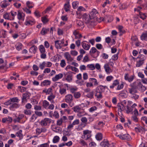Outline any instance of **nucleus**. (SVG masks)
<instances>
[{
  "label": "nucleus",
  "instance_id": "obj_14",
  "mask_svg": "<svg viewBox=\"0 0 147 147\" xmlns=\"http://www.w3.org/2000/svg\"><path fill=\"white\" fill-rule=\"evenodd\" d=\"M122 102H122L121 103H118L117 105L118 109L120 110V112L122 111L125 109V107Z\"/></svg>",
  "mask_w": 147,
  "mask_h": 147
},
{
  "label": "nucleus",
  "instance_id": "obj_59",
  "mask_svg": "<svg viewBox=\"0 0 147 147\" xmlns=\"http://www.w3.org/2000/svg\"><path fill=\"white\" fill-rule=\"evenodd\" d=\"M71 54L74 56H76L78 54V52L76 51H70Z\"/></svg>",
  "mask_w": 147,
  "mask_h": 147
},
{
  "label": "nucleus",
  "instance_id": "obj_64",
  "mask_svg": "<svg viewBox=\"0 0 147 147\" xmlns=\"http://www.w3.org/2000/svg\"><path fill=\"white\" fill-rule=\"evenodd\" d=\"M23 9L24 11L27 13H31V11L27 7L24 8Z\"/></svg>",
  "mask_w": 147,
  "mask_h": 147
},
{
  "label": "nucleus",
  "instance_id": "obj_24",
  "mask_svg": "<svg viewBox=\"0 0 147 147\" xmlns=\"http://www.w3.org/2000/svg\"><path fill=\"white\" fill-rule=\"evenodd\" d=\"M126 92H127V91L126 90L123 91L119 94V95L121 97L125 98L127 97Z\"/></svg>",
  "mask_w": 147,
  "mask_h": 147
},
{
  "label": "nucleus",
  "instance_id": "obj_44",
  "mask_svg": "<svg viewBox=\"0 0 147 147\" xmlns=\"http://www.w3.org/2000/svg\"><path fill=\"white\" fill-rule=\"evenodd\" d=\"M22 130H20L18 131L16 134V136L20 137V139L22 137Z\"/></svg>",
  "mask_w": 147,
  "mask_h": 147
},
{
  "label": "nucleus",
  "instance_id": "obj_38",
  "mask_svg": "<svg viewBox=\"0 0 147 147\" xmlns=\"http://www.w3.org/2000/svg\"><path fill=\"white\" fill-rule=\"evenodd\" d=\"M16 48L18 51H19L21 49L22 47V45L20 43H19L16 46Z\"/></svg>",
  "mask_w": 147,
  "mask_h": 147
},
{
  "label": "nucleus",
  "instance_id": "obj_10",
  "mask_svg": "<svg viewBox=\"0 0 147 147\" xmlns=\"http://www.w3.org/2000/svg\"><path fill=\"white\" fill-rule=\"evenodd\" d=\"M63 77V75L62 74H58L57 75L55 76L52 78V80L53 81H56L58 80L61 79Z\"/></svg>",
  "mask_w": 147,
  "mask_h": 147
},
{
  "label": "nucleus",
  "instance_id": "obj_41",
  "mask_svg": "<svg viewBox=\"0 0 147 147\" xmlns=\"http://www.w3.org/2000/svg\"><path fill=\"white\" fill-rule=\"evenodd\" d=\"M70 6L69 4L65 3L64 5V8L65 11L67 12L69 11V9Z\"/></svg>",
  "mask_w": 147,
  "mask_h": 147
},
{
  "label": "nucleus",
  "instance_id": "obj_39",
  "mask_svg": "<svg viewBox=\"0 0 147 147\" xmlns=\"http://www.w3.org/2000/svg\"><path fill=\"white\" fill-rule=\"evenodd\" d=\"M87 67L90 69L91 70H93L95 69V67L94 64H88Z\"/></svg>",
  "mask_w": 147,
  "mask_h": 147
},
{
  "label": "nucleus",
  "instance_id": "obj_48",
  "mask_svg": "<svg viewBox=\"0 0 147 147\" xmlns=\"http://www.w3.org/2000/svg\"><path fill=\"white\" fill-rule=\"evenodd\" d=\"M64 56L67 61H68L69 59L71 57L68 52L65 53L64 55Z\"/></svg>",
  "mask_w": 147,
  "mask_h": 147
},
{
  "label": "nucleus",
  "instance_id": "obj_7",
  "mask_svg": "<svg viewBox=\"0 0 147 147\" xmlns=\"http://www.w3.org/2000/svg\"><path fill=\"white\" fill-rule=\"evenodd\" d=\"M98 13V12L97 10L95 9H92V11L90 12L89 15L91 17V18L92 19H94L96 17V15Z\"/></svg>",
  "mask_w": 147,
  "mask_h": 147
},
{
  "label": "nucleus",
  "instance_id": "obj_1",
  "mask_svg": "<svg viewBox=\"0 0 147 147\" xmlns=\"http://www.w3.org/2000/svg\"><path fill=\"white\" fill-rule=\"evenodd\" d=\"M106 88L108 89L107 87L106 86L99 85L96 87L95 91L97 93H102L105 91Z\"/></svg>",
  "mask_w": 147,
  "mask_h": 147
},
{
  "label": "nucleus",
  "instance_id": "obj_25",
  "mask_svg": "<svg viewBox=\"0 0 147 147\" xmlns=\"http://www.w3.org/2000/svg\"><path fill=\"white\" fill-rule=\"evenodd\" d=\"M100 145L102 147H108L110 145L109 142H101Z\"/></svg>",
  "mask_w": 147,
  "mask_h": 147
},
{
  "label": "nucleus",
  "instance_id": "obj_56",
  "mask_svg": "<svg viewBox=\"0 0 147 147\" xmlns=\"http://www.w3.org/2000/svg\"><path fill=\"white\" fill-rule=\"evenodd\" d=\"M85 9L82 6H80L77 9V11H85Z\"/></svg>",
  "mask_w": 147,
  "mask_h": 147
},
{
  "label": "nucleus",
  "instance_id": "obj_20",
  "mask_svg": "<svg viewBox=\"0 0 147 147\" xmlns=\"http://www.w3.org/2000/svg\"><path fill=\"white\" fill-rule=\"evenodd\" d=\"M119 83V82L118 80H115L114 81L112 85L110 86V88H113L115 86L118 85Z\"/></svg>",
  "mask_w": 147,
  "mask_h": 147
},
{
  "label": "nucleus",
  "instance_id": "obj_51",
  "mask_svg": "<svg viewBox=\"0 0 147 147\" xmlns=\"http://www.w3.org/2000/svg\"><path fill=\"white\" fill-rule=\"evenodd\" d=\"M61 66L62 67H64L66 65V63L65 62V60H62L61 61V62L60 63Z\"/></svg>",
  "mask_w": 147,
  "mask_h": 147
},
{
  "label": "nucleus",
  "instance_id": "obj_46",
  "mask_svg": "<svg viewBox=\"0 0 147 147\" xmlns=\"http://www.w3.org/2000/svg\"><path fill=\"white\" fill-rule=\"evenodd\" d=\"M97 50L95 47H92L90 49V54L91 53L94 54L96 52Z\"/></svg>",
  "mask_w": 147,
  "mask_h": 147
},
{
  "label": "nucleus",
  "instance_id": "obj_22",
  "mask_svg": "<svg viewBox=\"0 0 147 147\" xmlns=\"http://www.w3.org/2000/svg\"><path fill=\"white\" fill-rule=\"evenodd\" d=\"M95 137L97 140H101L102 139V134L101 133H98L96 134Z\"/></svg>",
  "mask_w": 147,
  "mask_h": 147
},
{
  "label": "nucleus",
  "instance_id": "obj_34",
  "mask_svg": "<svg viewBox=\"0 0 147 147\" xmlns=\"http://www.w3.org/2000/svg\"><path fill=\"white\" fill-rule=\"evenodd\" d=\"M55 95H53L52 93L49 96H48L47 99L48 100L51 101V100H53L55 97Z\"/></svg>",
  "mask_w": 147,
  "mask_h": 147
},
{
  "label": "nucleus",
  "instance_id": "obj_33",
  "mask_svg": "<svg viewBox=\"0 0 147 147\" xmlns=\"http://www.w3.org/2000/svg\"><path fill=\"white\" fill-rule=\"evenodd\" d=\"M59 140V138L58 136H56L53 138V143H56L58 142Z\"/></svg>",
  "mask_w": 147,
  "mask_h": 147
},
{
  "label": "nucleus",
  "instance_id": "obj_31",
  "mask_svg": "<svg viewBox=\"0 0 147 147\" xmlns=\"http://www.w3.org/2000/svg\"><path fill=\"white\" fill-rule=\"evenodd\" d=\"M94 92L91 91L86 96L88 98H94Z\"/></svg>",
  "mask_w": 147,
  "mask_h": 147
},
{
  "label": "nucleus",
  "instance_id": "obj_42",
  "mask_svg": "<svg viewBox=\"0 0 147 147\" xmlns=\"http://www.w3.org/2000/svg\"><path fill=\"white\" fill-rule=\"evenodd\" d=\"M23 15H24V13H21L19 12H18V18L19 20H21L22 19V16Z\"/></svg>",
  "mask_w": 147,
  "mask_h": 147
},
{
  "label": "nucleus",
  "instance_id": "obj_15",
  "mask_svg": "<svg viewBox=\"0 0 147 147\" xmlns=\"http://www.w3.org/2000/svg\"><path fill=\"white\" fill-rule=\"evenodd\" d=\"M82 45L83 48L86 50H88L90 47V44L88 45L86 43H83V42H82Z\"/></svg>",
  "mask_w": 147,
  "mask_h": 147
},
{
  "label": "nucleus",
  "instance_id": "obj_40",
  "mask_svg": "<svg viewBox=\"0 0 147 147\" xmlns=\"http://www.w3.org/2000/svg\"><path fill=\"white\" fill-rule=\"evenodd\" d=\"M74 96L76 98H79L81 95L80 93L79 92H74Z\"/></svg>",
  "mask_w": 147,
  "mask_h": 147
},
{
  "label": "nucleus",
  "instance_id": "obj_61",
  "mask_svg": "<svg viewBox=\"0 0 147 147\" xmlns=\"http://www.w3.org/2000/svg\"><path fill=\"white\" fill-rule=\"evenodd\" d=\"M123 84H121L120 85H119L117 88V90H119L123 88Z\"/></svg>",
  "mask_w": 147,
  "mask_h": 147
},
{
  "label": "nucleus",
  "instance_id": "obj_4",
  "mask_svg": "<svg viewBox=\"0 0 147 147\" xmlns=\"http://www.w3.org/2000/svg\"><path fill=\"white\" fill-rule=\"evenodd\" d=\"M83 18L86 24L90 23V20L92 19L89 14L88 15L86 13H85L83 15Z\"/></svg>",
  "mask_w": 147,
  "mask_h": 147
},
{
  "label": "nucleus",
  "instance_id": "obj_47",
  "mask_svg": "<svg viewBox=\"0 0 147 147\" xmlns=\"http://www.w3.org/2000/svg\"><path fill=\"white\" fill-rule=\"evenodd\" d=\"M40 123L41 125L42 126H45L47 125L45 121V119L41 121Z\"/></svg>",
  "mask_w": 147,
  "mask_h": 147
},
{
  "label": "nucleus",
  "instance_id": "obj_17",
  "mask_svg": "<svg viewBox=\"0 0 147 147\" xmlns=\"http://www.w3.org/2000/svg\"><path fill=\"white\" fill-rule=\"evenodd\" d=\"M49 28H43L41 31L40 33L42 35H45L47 32H49Z\"/></svg>",
  "mask_w": 147,
  "mask_h": 147
},
{
  "label": "nucleus",
  "instance_id": "obj_29",
  "mask_svg": "<svg viewBox=\"0 0 147 147\" xmlns=\"http://www.w3.org/2000/svg\"><path fill=\"white\" fill-rule=\"evenodd\" d=\"M10 101L11 102H19V100L17 97H14L12 98H10Z\"/></svg>",
  "mask_w": 147,
  "mask_h": 147
},
{
  "label": "nucleus",
  "instance_id": "obj_23",
  "mask_svg": "<svg viewBox=\"0 0 147 147\" xmlns=\"http://www.w3.org/2000/svg\"><path fill=\"white\" fill-rule=\"evenodd\" d=\"M104 68L105 69V71L107 73H109V71L111 70V68L109 67L108 64H107L105 65Z\"/></svg>",
  "mask_w": 147,
  "mask_h": 147
},
{
  "label": "nucleus",
  "instance_id": "obj_32",
  "mask_svg": "<svg viewBox=\"0 0 147 147\" xmlns=\"http://www.w3.org/2000/svg\"><path fill=\"white\" fill-rule=\"evenodd\" d=\"M79 4V2L78 1L73 2L72 3L73 7L74 9H76L78 6V5Z\"/></svg>",
  "mask_w": 147,
  "mask_h": 147
},
{
  "label": "nucleus",
  "instance_id": "obj_9",
  "mask_svg": "<svg viewBox=\"0 0 147 147\" xmlns=\"http://www.w3.org/2000/svg\"><path fill=\"white\" fill-rule=\"evenodd\" d=\"M51 84V82L50 80H45L41 82L40 85L41 86H45L50 85Z\"/></svg>",
  "mask_w": 147,
  "mask_h": 147
},
{
  "label": "nucleus",
  "instance_id": "obj_27",
  "mask_svg": "<svg viewBox=\"0 0 147 147\" xmlns=\"http://www.w3.org/2000/svg\"><path fill=\"white\" fill-rule=\"evenodd\" d=\"M90 81H92V83H94V84L95 85H97L98 84V83L97 82V80L94 78H90L89 79Z\"/></svg>",
  "mask_w": 147,
  "mask_h": 147
},
{
  "label": "nucleus",
  "instance_id": "obj_28",
  "mask_svg": "<svg viewBox=\"0 0 147 147\" xmlns=\"http://www.w3.org/2000/svg\"><path fill=\"white\" fill-rule=\"evenodd\" d=\"M139 14L140 16V18L143 20H144L146 18V16L145 13H143L141 12H139Z\"/></svg>",
  "mask_w": 147,
  "mask_h": 147
},
{
  "label": "nucleus",
  "instance_id": "obj_18",
  "mask_svg": "<svg viewBox=\"0 0 147 147\" xmlns=\"http://www.w3.org/2000/svg\"><path fill=\"white\" fill-rule=\"evenodd\" d=\"M36 49L37 47L35 45H33L30 48L29 51L30 52H32L34 54H35L36 52Z\"/></svg>",
  "mask_w": 147,
  "mask_h": 147
},
{
  "label": "nucleus",
  "instance_id": "obj_11",
  "mask_svg": "<svg viewBox=\"0 0 147 147\" xmlns=\"http://www.w3.org/2000/svg\"><path fill=\"white\" fill-rule=\"evenodd\" d=\"M65 101L67 103H71L72 100L73 96L71 94H69L65 96Z\"/></svg>",
  "mask_w": 147,
  "mask_h": 147
},
{
  "label": "nucleus",
  "instance_id": "obj_8",
  "mask_svg": "<svg viewBox=\"0 0 147 147\" xmlns=\"http://www.w3.org/2000/svg\"><path fill=\"white\" fill-rule=\"evenodd\" d=\"M120 138L122 140H128L130 139V136L127 134L122 135H118L117 136Z\"/></svg>",
  "mask_w": 147,
  "mask_h": 147
},
{
  "label": "nucleus",
  "instance_id": "obj_53",
  "mask_svg": "<svg viewBox=\"0 0 147 147\" xmlns=\"http://www.w3.org/2000/svg\"><path fill=\"white\" fill-rule=\"evenodd\" d=\"M132 96H131V98H134L135 100L138 99L139 98V96L136 94H133L132 93Z\"/></svg>",
  "mask_w": 147,
  "mask_h": 147
},
{
  "label": "nucleus",
  "instance_id": "obj_60",
  "mask_svg": "<svg viewBox=\"0 0 147 147\" xmlns=\"http://www.w3.org/2000/svg\"><path fill=\"white\" fill-rule=\"evenodd\" d=\"M102 58L104 59H108L109 57L108 55L105 53H103L102 55Z\"/></svg>",
  "mask_w": 147,
  "mask_h": 147
},
{
  "label": "nucleus",
  "instance_id": "obj_57",
  "mask_svg": "<svg viewBox=\"0 0 147 147\" xmlns=\"http://www.w3.org/2000/svg\"><path fill=\"white\" fill-rule=\"evenodd\" d=\"M97 109V107L95 106H94L93 107H91L89 109V111L90 112H92L94 111H95Z\"/></svg>",
  "mask_w": 147,
  "mask_h": 147
},
{
  "label": "nucleus",
  "instance_id": "obj_50",
  "mask_svg": "<svg viewBox=\"0 0 147 147\" xmlns=\"http://www.w3.org/2000/svg\"><path fill=\"white\" fill-rule=\"evenodd\" d=\"M138 86L143 89L144 90H145L146 89V88L142 84L141 82H139L138 84Z\"/></svg>",
  "mask_w": 147,
  "mask_h": 147
},
{
  "label": "nucleus",
  "instance_id": "obj_5",
  "mask_svg": "<svg viewBox=\"0 0 147 147\" xmlns=\"http://www.w3.org/2000/svg\"><path fill=\"white\" fill-rule=\"evenodd\" d=\"M64 39H62L61 40H57L55 41V47L57 49H61L62 47L61 46V44H64Z\"/></svg>",
  "mask_w": 147,
  "mask_h": 147
},
{
  "label": "nucleus",
  "instance_id": "obj_63",
  "mask_svg": "<svg viewBox=\"0 0 147 147\" xmlns=\"http://www.w3.org/2000/svg\"><path fill=\"white\" fill-rule=\"evenodd\" d=\"M89 58L88 55L85 56L84 58L83 61L84 62H87L89 61Z\"/></svg>",
  "mask_w": 147,
  "mask_h": 147
},
{
  "label": "nucleus",
  "instance_id": "obj_36",
  "mask_svg": "<svg viewBox=\"0 0 147 147\" xmlns=\"http://www.w3.org/2000/svg\"><path fill=\"white\" fill-rule=\"evenodd\" d=\"M49 105V103L46 100H44L43 101L42 105L45 108H46Z\"/></svg>",
  "mask_w": 147,
  "mask_h": 147
},
{
  "label": "nucleus",
  "instance_id": "obj_3",
  "mask_svg": "<svg viewBox=\"0 0 147 147\" xmlns=\"http://www.w3.org/2000/svg\"><path fill=\"white\" fill-rule=\"evenodd\" d=\"M131 88H129V92L131 94H132V92H134V93H136L137 92V91L136 90L137 88V86L136 84V82H134L131 84Z\"/></svg>",
  "mask_w": 147,
  "mask_h": 147
},
{
  "label": "nucleus",
  "instance_id": "obj_62",
  "mask_svg": "<svg viewBox=\"0 0 147 147\" xmlns=\"http://www.w3.org/2000/svg\"><path fill=\"white\" fill-rule=\"evenodd\" d=\"M79 123V120L77 119L74 120L72 124L74 125H78Z\"/></svg>",
  "mask_w": 147,
  "mask_h": 147
},
{
  "label": "nucleus",
  "instance_id": "obj_45",
  "mask_svg": "<svg viewBox=\"0 0 147 147\" xmlns=\"http://www.w3.org/2000/svg\"><path fill=\"white\" fill-rule=\"evenodd\" d=\"M24 113L25 114L28 115H30L32 114L31 111L30 110H25L24 111Z\"/></svg>",
  "mask_w": 147,
  "mask_h": 147
},
{
  "label": "nucleus",
  "instance_id": "obj_52",
  "mask_svg": "<svg viewBox=\"0 0 147 147\" xmlns=\"http://www.w3.org/2000/svg\"><path fill=\"white\" fill-rule=\"evenodd\" d=\"M63 122V119L61 118L60 119L58 120L57 121V125L60 126L61 125Z\"/></svg>",
  "mask_w": 147,
  "mask_h": 147
},
{
  "label": "nucleus",
  "instance_id": "obj_21",
  "mask_svg": "<svg viewBox=\"0 0 147 147\" xmlns=\"http://www.w3.org/2000/svg\"><path fill=\"white\" fill-rule=\"evenodd\" d=\"M81 121L82 123H84L83 127L85 126L87 123V119L86 117H82L81 119Z\"/></svg>",
  "mask_w": 147,
  "mask_h": 147
},
{
  "label": "nucleus",
  "instance_id": "obj_30",
  "mask_svg": "<svg viewBox=\"0 0 147 147\" xmlns=\"http://www.w3.org/2000/svg\"><path fill=\"white\" fill-rule=\"evenodd\" d=\"M39 50L41 53H45V49L42 45H41L40 46Z\"/></svg>",
  "mask_w": 147,
  "mask_h": 147
},
{
  "label": "nucleus",
  "instance_id": "obj_12",
  "mask_svg": "<svg viewBox=\"0 0 147 147\" xmlns=\"http://www.w3.org/2000/svg\"><path fill=\"white\" fill-rule=\"evenodd\" d=\"M68 74H66V80L68 82H70L72 80V73L71 72H68Z\"/></svg>",
  "mask_w": 147,
  "mask_h": 147
},
{
  "label": "nucleus",
  "instance_id": "obj_55",
  "mask_svg": "<svg viewBox=\"0 0 147 147\" xmlns=\"http://www.w3.org/2000/svg\"><path fill=\"white\" fill-rule=\"evenodd\" d=\"M96 48L99 50H100L102 48V46L100 44H97L96 45Z\"/></svg>",
  "mask_w": 147,
  "mask_h": 147
},
{
  "label": "nucleus",
  "instance_id": "obj_26",
  "mask_svg": "<svg viewBox=\"0 0 147 147\" xmlns=\"http://www.w3.org/2000/svg\"><path fill=\"white\" fill-rule=\"evenodd\" d=\"M144 63V62L139 60L138 61H137L136 64V67H139L141 66Z\"/></svg>",
  "mask_w": 147,
  "mask_h": 147
},
{
  "label": "nucleus",
  "instance_id": "obj_13",
  "mask_svg": "<svg viewBox=\"0 0 147 147\" xmlns=\"http://www.w3.org/2000/svg\"><path fill=\"white\" fill-rule=\"evenodd\" d=\"M7 2V1L6 0H4L1 2L0 4L1 7L3 8L6 7L8 5H9V4Z\"/></svg>",
  "mask_w": 147,
  "mask_h": 147
},
{
  "label": "nucleus",
  "instance_id": "obj_37",
  "mask_svg": "<svg viewBox=\"0 0 147 147\" xmlns=\"http://www.w3.org/2000/svg\"><path fill=\"white\" fill-rule=\"evenodd\" d=\"M53 128L55 129V130H53V131L55 132H57L59 131L61 132L62 131V129L60 127L57 126Z\"/></svg>",
  "mask_w": 147,
  "mask_h": 147
},
{
  "label": "nucleus",
  "instance_id": "obj_6",
  "mask_svg": "<svg viewBox=\"0 0 147 147\" xmlns=\"http://www.w3.org/2000/svg\"><path fill=\"white\" fill-rule=\"evenodd\" d=\"M30 95V93L28 91H26L25 93H23L22 95V102L23 103L24 101H27L26 98H29Z\"/></svg>",
  "mask_w": 147,
  "mask_h": 147
},
{
  "label": "nucleus",
  "instance_id": "obj_16",
  "mask_svg": "<svg viewBox=\"0 0 147 147\" xmlns=\"http://www.w3.org/2000/svg\"><path fill=\"white\" fill-rule=\"evenodd\" d=\"M20 106V105L19 104H18L17 103H15L13 104H11L9 107V109L11 110H12V109L14 108H19Z\"/></svg>",
  "mask_w": 147,
  "mask_h": 147
},
{
  "label": "nucleus",
  "instance_id": "obj_49",
  "mask_svg": "<svg viewBox=\"0 0 147 147\" xmlns=\"http://www.w3.org/2000/svg\"><path fill=\"white\" fill-rule=\"evenodd\" d=\"M41 20L42 21L44 24H45L48 21V20L47 18L45 17H42Z\"/></svg>",
  "mask_w": 147,
  "mask_h": 147
},
{
  "label": "nucleus",
  "instance_id": "obj_58",
  "mask_svg": "<svg viewBox=\"0 0 147 147\" xmlns=\"http://www.w3.org/2000/svg\"><path fill=\"white\" fill-rule=\"evenodd\" d=\"M97 93L96 92V94H95V96H96L97 98L101 99L102 98V93H99V94L98 95H97Z\"/></svg>",
  "mask_w": 147,
  "mask_h": 147
},
{
  "label": "nucleus",
  "instance_id": "obj_54",
  "mask_svg": "<svg viewBox=\"0 0 147 147\" xmlns=\"http://www.w3.org/2000/svg\"><path fill=\"white\" fill-rule=\"evenodd\" d=\"M76 14L78 16V18L80 19L82 18L83 16L82 15V14L81 13V11H76Z\"/></svg>",
  "mask_w": 147,
  "mask_h": 147
},
{
  "label": "nucleus",
  "instance_id": "obj_2",
  "mask_svg": "<svg viewBox=\"0 0 147 147\" xmlns=\"http://www.w3.org/2000/svg\"><path fill=\"white\" fill-rule=\"evenodd\" d=\"M84 135L82 136V138L87 140L91 136V131L89 130H85L83 131Z\"/></svg>",
  "mask_w": 147,
  "mask_h": 147
},
{
  "label": "nucleus",
  "instance_id": "obj_43",
  "mask_svg": "<svg viewBox=\"0 0 147 147\" xmlns=\"http://www.w3.org/2000/svg\"><path fill=\"white\" fill-rule=\"evenodd\" d=\"M18 87V88L20 89V91L21 92H25L26 90V88L24 87L19 86Z\"/></svg>",
  "mask_w": 147,
  "mask_h": 147
},
{
  "label": "nucleus",
  "instance_id": "obj_35",
  "mask_svg": "<svg viewBox=\"0 0 147 147\" xmlns=\"http://www.w3.org/2000/svg\"><path fill=\"white\" fill-rule=\"evenodd\" d=\"M72 109H73L74 111L75 112H79L80 109V108L78 106H76L72 108Z\"/></svg>",
  "mask_w": 147,
  "mask_h": 147
},
{
  "label": "nucleus",
  "instance_id": "obj_19",
  "mask_svg": "<svg viewBox=\"0 0 147 147\" xmlns=\"http://www.w3.org/2000/svg\"><path fill=\"white\" fill-rule=\"evenodd\" d=\"M142 40H145L147 41V31L142 34L141 36Z\"/></svg>",
  "mask_w": 147,
  "mask_h": 147
}]
</instances>
